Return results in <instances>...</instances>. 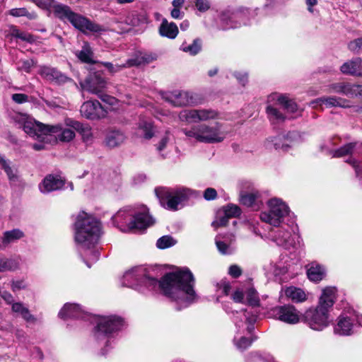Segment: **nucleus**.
<instances>
[{"mask_svg":"<svg viewBox=\"0 0 362 362\" xmlns=\"http://www.w3.org/2000/svg\"><path fill=\"white\" fill-rule=\"evenodd\" d=\"M12 99L17 103H23L28 101V95L22 93H15L12 95Z\"/></svg>","mask_w":362,"mask_h":362,"instance_id":"69168bd1","label":"nucleus"},{"mask_svg":"<svg viewBox=\"0 0 362 362\" xmlns=\"http://www.w3.org/2000/svg\"><path fill=\"white\" fill-rule=\"evenodd\" d=\"M219 118V112L213 109H186L179 113V119L187 123L208 122Z\"/></svg>","mask_w":362,"mask_h":362,"instance_id":"9d476101","label":"nucleus"},{"mask_svg":"<svg viewBox=\"0 0 362 362\" xmlns=\"http://www.w3.org/2000/svg\"><path fill=\"white\" fill-rule=\"evenodd\" d=\"M1 296L8 304L15 303L13 296L9 292L4 291L1 293Z\"/></svg>","mask_w":362,"mask_h":362,"instance_id":"338daca9","label":"nucleus"},{"mask_svg":"<svg viewBox=\"0 0 362 362\" xmlns=\"http://www.w3.org/2000/svg\"><path fill=\"white\" fill-rule=\"evenodd\" d=\"M228 274L230 276H231L233 278H238L242 274V269L241 268L236 265L233 264L230 266L228 269Z\"/></svg>","mask_w":362,"mask_h":362,"instance_id":"6e6d98bb","label":"nucleus"},{"mask_svg":"<svg viewBox=\"0 0 362 362\" xmlns=\"http://www.w3.org/2000/svg\"><path fill=\"white\" fill-rule=\"evenodd\" d=\"M241 210L240 209L233 204H228L223 209V214L227 218H234L240 215Z\"/></svg>","mask_w":362,"mask_h":362,"instance_id":"09e8293b","label":"nucleus"},{"mask_svg":"<svg viewBox=\"0 0 362 362\" xmlns=\"http://www.w3.org/2000/svg\"><path fill=\"white\" fill-rule=\"evenodd\" d=\"M81 313V308L78 305L67 303L62 308L59 313V316L62 319L68 317H79Z\"/></svg>","mask_w":362,"mask_h":362,"instance_id":"c756f323","label":"nucleus"},{"mask_svg":"<svg viewBox=\"0 0 362 362\" xmlns=\"http://www.w3.org/2000/svg\"><path fill=\"white\" fill-rule=\"evenodd\" d=\"M340 69L345 74L360 76L362 73V59L356 57L348 61L341 65Z\"/></svg>","mask_w":362,"mask_h":362,"instance_id":"a878e982","label":"nucleus"},{"mask_svg":"<svg viewBox=\"0 0 362 362\" xmlns=\"http://www.w3.org/2000/svg\"><path fill=\"white\" fill-rule=\"evenodd\" d=\"M354 145L353 144H348L341 147L340 148L332 151V157H342L349 155L353 152Z\"/></svg>","mask_w":362,"mask_h":362,"instance_id":"49530a36","label":"nucleus"},{"mask_svg":"<svg viewBox=\"0 0 362 362\" xmlns=\"http://www.w3.org/2000/svg\"><path fill=\"white\" fill-rule=\"evenodd\" d=\"M176 241L170 235H164L160 238L156 243V245L160 249H165L174 245Z\"/></svg>","mask_w":362,"mask_h":362,"instance_id":"a18cd8bd","label":"nucleus"},{"mask_svg":"<svg viewBox=\"0 0 362 362\" xmlns=\"http://www.w3.org/2000/svg\"><path fill=\"white\" fill-rule=\"evenodd\" d=\"M33 1L43 9H49L54 4V0H33Z\"/></svg>","mask_w":362,"mask_h":362,"instance_id":"5fc2aeb1","label":"nucleus"},{"mask_svg":"<svg viewBox=\"0 0 362 362\" xmlns=\"http://www.w3.org/2000/svg\"><path fill=\"white\" fill-rule=\"evenodd\" d=\"M268 210L260 214V219L274 227H278L284 216L288 213V206L277 198H273L267 202Z\"/></svg>","mask_w":362,"mask_h":362,"instance_id":"6e6552de","label":"nucleus"},{"mask_svg":"<svg viewBox=\"0 0 362 362\" xmlns=\"http://www.w3.org/2000/svg\"><path fill=\"white\" fill-rule=\"evenodd\" d=\"M195 6L201 12H206L210 8V3L208 0H195Z\"/></svg>","mask_w":362,"mask_h":362,"instance_id":"603ef678","label":"nucleus"},{"mask_svg":"<svg viewBox=\"0 0 362 362\" xmlns=\"http://www.w3.org/2000/svg\"><path fill=\"white\" fill-rule=\"evenodd\" d=\"M99 98L105 103L111 105V106H114V105H116L118 103V100L117 99H116L115 98L112 97V96H110V95H106V94H103L102 93L101 95H100Z\"/></svg>","mask_w":362,"mask_h":362,"instance_id":"4d7b16f0","label":"nucleus"},{"mask_svg":"<svg viewBox=\"0 0 362 362\" xmlns=\"http://www.w3.org/2000/svg\"><path fill=\"white\" fill-rule=\"evenodd\" d=\"M218 288L226 296H228L230 291V285L226 281H221L218 284Z\"/></svg>","mask_w":362,"mask_h":362,"instance_id":"e2e57ef3","label":"nucleus"},{"mask_svg":"<svg viewBox=\"0 0 362 362\" xmlns=\"http://www.w3.org/2000/svg\"><path fill=\"white\" fill-rule=\"evenodd\" d=\"M80 112L83 117L88 119L104 118L107 115L106 108L98 100H88L83 103Z\"/></svg>","mask_w":362,"mask_h":362,"instance_id":"f8f14e48","label":"nucleus"},{"mask_svg":"<svg viewBox=\"0 0 362 362\" xmlns=\"http://www.w3.org/2000/svg\"><path fill=\"white\" fill-rule=\"evenodd\" d=\"M124 140L125 136L122 132L112 130L107 134L105 143L109 147L114 148L122 144Z\"/></svg>","mask_w":362,"mask_h":362,"instance_id":"7c9ffc66","label":"nucleus"},{"mask_svg":"<svg viewBox=\"0 0 362 362\" xmlns=\"http://www.w3.org/2000/svg\"><path fill=\"white\" fill-rule=\"evenodd\" d=\"M157 59V55L151 52H136L134 55L125 63V66H138L150 64Z\"/></svg>","mask_w":362,"mask_h":362,"instance_id":"aec40b11","label":"nucleus"},{"mask_svg":"<svg viewBox=\"0 0 362 362\" xmlns=\"http://www.w3.org/2000/svg\"><path fill=\"white\" fill-rule=\"evenodd\" d=\"M273 312L276 318L286 323L296 324L299 322V312L293 306H279L275 308Z\"/></svg>","mask_w":362,"mask_h":362,"instance_id":"ddd939ff","label":"nucleus"},{"mask_svg":"<svg viewBox=\"0 0 362 362\" xmlns=\"http://www.w3.org/2000/svg\"><path fill=\"white\" fill-rule=\"evenodd\" d=\"M8 13L14 17L26 16L29 19H34L36 17L34 13H29L25 8H12Z\"/></svg>","mask_w":362,"mask_h":362,"instance_id":"c03bdc74","label":"nucleus"},{"mask_svg":"<svg viewBox=\"0 0 362 362\" xmlns=\"http://www.w3.org/2000/svg\"><path fill=\"white\" fill-rule=\"evenodd\" d=\"M362 96V85L351 84L350 90V97Z\"/></svg>","mask_w":362,"mask_h":362,"instance_id":"052dcab7","label":"nucleus"},{"mask_svg":"<svg viewBox=\"0 0 362 362\" xmlns=\"http://www.w3.org/2000/svg\"><path fill=\"white\" fill-rule=\"evenodd\" d=\"M163 98L173 106H184L192 103V97L185 91L175 90L166 93Z\"/></svg>","mask_w":362,"mask_h":362,"instance_id":"6ab92c4d","label":"nucleus"},{"mask_svg":"<svg viewBox=\"0 0 362 362\" xmlns=\"http://www.w3.org/2000/svg\"><path fill=\"white\" fill-rule=\"evenodd\" d=\"M11 309L13 313L20 314L27 322H34L35 321V317L30 314L28 308L21 303L18 302L13 303Z\"/></svg>","mask_w":362,"mask_h":362,"instance_id":"f704fd0d","label":"nucleus"},{"mask_svg":"<svg viewBox=\"0 0 362 362\" xmlns=\"http://www.w3.org/2000/svg\"><path fill=\"white\" fill-rule=\"evenodd\" d=\"M54 13L57 17L69 21L71 25L83 33H100L105 30L101 25L90 21L87 18L74 13L66 5L56 4L54 6Z\"/></svg>","mask_w":362,"mask_h":362,"instance_id":"39448f33","label":"nucleus"},{"mask_svg":"<svg viewBox=\"0 0 362 362\" xmlns=\"http://www.w3.org/2000/svg\"><path fill=\"white\" fill-rule=\"evenodd\" d=\"M337 298V288L335 287H326L322 290L317 305L327 308L328 311L334 305Z\"/></svg>","mask_w":362,"mask_h":362,"instance_id":"b1692460","label":"nucleus"},{"mask_svg":"<svg viewBox=\"0 0 362 362\" xmlns=\"http://www.w3.org/2000/svg\"><path fill=\"white\" fill-rule=\"evenodd\" d=\"M31 66H32V62L23 61L18 66V69L25 71V72H29Z\"/></svg>","mask_w":362,"mask_h":362,"instance_id":"774afa93","label":"nucleus"},{"mask_svg":"<svg viewBox=\"0 0 362 362\" xmlns=\"http://www.w3.org/2000/svg\"><path fill=\"white\" fill-rule=\"evenodd\" d=\"M134 209L128 208L119 210L113 216V221L117 224L121 230L126 231L128 230V223L133 220Z\"/></svg>","mask_w":362,"mask_h":362,"instance_id":"4be33fe9","label":"nucleus"},{"mask_svg":"<svg viewBox=\"0 0 362 362\" xmlns=\"http://www.w3.org/2000/svg\"><path fill=\"white\" fill-rule=\"evenodd\" d=\"M40 75L47 81L57 84L65 83L70 79L54 68L42 66L39 71Z\"/></svg>","mask_w":362,"mask_h":362,"instance_id":"412c9836","label":"nucleus"},{"mask_svg":"<svg viewBox=\"0 0 362 362\" xmlns=\"http://www.w3.org/2000/svg\"><path fill=\"white\" fill-rule=\"evenodd\" d=\"M351 86V84L348 83H332L329 86V91L350 96Z\"/></svg>","mask_w":362,"mask_h":362,"instance_id":"e433bc0d","label":"nucleus"},{"mask_svg":"<svg viewBox=\"0 0 362 362\" xmlns=\"http://www.w3.org/2000/svg\"><path fill=\"white\" fill-rule=\"evenodd\" d=\"M270 238L278 245L289 249L296 245V238H298L296 235L291 236V233L284 229H278L274 233H269Z\"/></svg>","mask_w":362,"mask_h":362,"instance_id":"dca6fc26","label":"nucleus"},{"mask_svg":"<svg viewBox=\"0 0 362 362\" xmlns=\"http://www.w3.org/2000/svg\"><path fill=\"white\" fill-rule=\"evenodd\" d=\"M329 312L327 308L317 305L304 314L305 322L313 330L321 331L329 325Z\"/></svg>","mask_w":362,"mask_h":362,"instance_id":"1a4fd4ad","label":"nucleus"},{"mask_svg":"<svg viewBox=\"0 0 362 362\" xmlns=\"http://www.w3.org/2000/svg\"><path fill=\"white\" fill-rule=\"evenodd\" d=\"M153 220L148 214V210L145 206L134 209L133 220L128 223V230H143L153 224Z\"/></svg>","mask_w":362,"mask_h":362,"instance_id":"9b49d317","label":"nucleus"},{"mask_svg":"<svg viewBox=\"0 0 362 362\" xmlns=\"http://www.w3.org/2000/svg\"><path fill=\"white\" fill-rule=\"evenodd\" d=\"M349 49L355 53H359L362 51V37L350 42L349 44Z\"/></svg>","mask_w":362,"mask_h":362,"instance_id":"8fccbe9b","label":"nucleus"},{"mask_svg":"<svg viewBox=\"0 0 362 362\" xmlns=\"http://www.w3.org/2000/svg\"><path fill=\"white\" fill-rule=\"evenodd\" d=\"M215 243L218 251L223 255H228L232 252L230 245L221 240V235H217L215 239Z\"/></svg>","mask_w":362,"mask_h":362,"instance_id":"37998d69","label":"nucleus"},{"mask_svg":"<svg viewBox=\"0 0 362 362\" xmlns=\"http://www.w3.org/2000/svg\"><path fill=\"white\" fill-rule=\"evenodd\" d=\"M1 167L4 170L11 182H16L18 180V176L17 169L11 166L8 161L4 163Z\"/></svg>","mask_w":362,"mask_h":362,"instance_id":"79ce46f5","label":"nucleus"},{"mask_svg":"<svg viewBox=\"0 0 362 362\" xmlns=\"http://www.w3.org/2000/svg\"><path fill=\"white\" fill-rule=\"evenodd\" d=\"M64 180L59 175H47L39 185L42 193H49L61 189L64 185Z\"/></svg>","mask_w":362,"mask_h":362,"instance_id":"f3484780","label":"nucleus"},{"mask_svg":"<svg viewBox=\"0 0 362 362\" xmlns=\"http://www.w3.org/2000/svg\"><path fill=\"white\" fill-rule=\"evenodd\" d=\"M257 199V194L255 193H242L240 194V202L250 207H255L256 205V201Z\"/></svg>","mask_w":362,"mask_h":362,"instance_id":"a19ab883","label":"nucleus"},{"mask_svg":"<svg viewBox=\"0 0 362 362\" xmlns=\"http://www.w3.org/2000/svg\"><path fill=\"white\" fill-rule=\"evenodd\" d=\"M15 120L27 134L47 143H69L76 136V130L68 124V121H76L71 118H66L64 123L54 125H45L23 114L16 115Z\"/></svg>","mask_w":362,"mask_h":362,"instance_id":"f03ea898","label":"nucleus"},{"mask_svg":"<svg viewBox=\"0 0 362 362\" xmlns=\"http://www.w3.org/2000/svg\"><path fill=\"white\" fill-rule=\"evenodd\" d=\"M136 135L146 139H149L153 136L151 122L145 119H141L138 124Z\"/></svg>","mask_w":362,"mask_h":362,"instance_id":"2f4dec72","label":"nucleus"},{"mask_svg":"<svg viewBox=\"0 0 362 362\" xmlns=\"http://www.w3.org/2000/svg\"><path fill=\"white\" fill-rule=\"evenodd\" d=\"M127 24L132 26H138L147 22V18L145 14L132 13L126 20Z\"/></svg>","mask_w":362,"mask_h":362,"instance_id":"4c0bfd02","label":"nucleus"},{"mask_svg":"<svg viewBox=\"0 0 362 362\" xmlns=\"http://www.w3.org/2000/svg\"><path fill=\"white\" fill-rule=\"evenodd\" d=\"M229 218H227L225 215L222 217H221L219 219L215 220L212 222V226L215 228H217L220 226H225L227 223Z\"/></svg>","mask_w":362,"mask_h":362,"instance_id":"0e129e2a","label":"nucleus"},{"mask_svg":"<svg viewBox=\"0 0 362 362\" xmlns=\"http://www.w3.org/2000/svg\"><path fill=\"white\" fill-rule=\"evenodd\" d=\"M178 28L175 23H169L163 19L159 28V33L163 37L175 39L178 34Z\"/></svg>","mask_w":362,"mask_h":362,"instance_id":"c85d7f7f","label":"nucleus"},{"mask_svg":"<svg viewBox=\"0 0 362 362\" xmlns=\"http://www.w3.org/2000/svg\"><path fill=\"white\" fill-rule=\"evenodd\" d=\"M78 58L83 62L88 64H93L95 62L93 60V52L89 43L85 42L81 51L76 53Z\"/></svg>","mask_w":362,"mask_h":362,"instance_id":"72a5a7b5","label":"nucleus"},{"mask_svg":"<svg viewBox=\"0 0 362 362\" xmlns=\"http://www.w3.org/2000/svg\"><path fill=\"white\" fill-rule=\"evenodd\" d=\"M68 124L73 127L82 138L85 143H90L93 141V136L91 127L86 124H83L78 121H68Z\"/></svg>","mask_w":362,"mask_h":362,"instance_id":"393cba45","label":"nucleus"},{"mask_svg":"<svg viewBox=\"0 0 362 362\" xmlns=\"http://www.w3.org/2000/svg\"><path fill=\"white\" fill-rule=\"evenodd\" d=\"M204 197L206 200H214L217 197L216 190L214 188L209 187L204 192Z\"/></svg>","mask_w":362,"mask_h":362,"instance_id":"13d9d810","label":"nucleus"},{"mask_svg":"<svg viewBox=\"0 0 362 362\" xmlns=\"http://www.w3.org/2000/svg\"><path fill=\"white\" fill-rule=\"evenodd\" d=\"M246 300L247 303L252 306H257L259 303V299L257 291L254 288H249L246 293Z\"/></svg>","mask_w":362,"mask_h":362,"instance_id":"de8ad7c7","label":"nucleus"},{"mask_svg":"<svg viewBox=\"0 0 362 362\" xmlns=\"http://www.w3.org/2000/svg\"><path fill=\"white\" fill-rule=\"evenodd\" d=\"M182 132L187 137L206 144L221 142L226 136V132L220 122L203 123L193 126L190 129H184Z\"/></svg>","mask_w":362,"mask_h":362,"instance_id":"20e7f679","label":"nucleus"},{"mask_svg":"<svg viewBox=\"0 0 362 362\" xmlns=\"http://www.w3.org/2000/svg\"><path fill=\"white\" fill-rule=\"evenodd\" d=\"M353 322L349 317L340 316L334 327V333L341 336L351 335L353 333Z\"/></svg>","mask_w":362,"mask_h":362,"instance_id":"bb28decb","label":"nucleus"},{"mask_svg":"<svg viewBox=\"0 0 362 362\" xmlns=\"http://www.w3.org/2000/svg\"><path fill=\"white\" fill-rule=\"evenodd\" d=\"M285 294L288 298L296 303L303 302L307 298L304 291L301 288L292 286L288 287L285 290Z\"/></svg>","mask_w":362,"mask_h":362,"instance_id":"473e14b6","label":"nucleus"},{"mask_svg":"<svg viewBox=\"0 0 362 362\" xmlns=\"http://www.w3.org/2000/svg\"><path fill=\"white\" fill-rule=\"evenodd\" d=\"M106 81L96 74L90 75L84 82L81 83L83 90L98 96L102 94L103 90L106 88Z\"/></svg>","mask_w":362,"mask_h":362,"instance_id":"2eb2a0df","label":"nucleus"},{"mask_svg":"<svg viewBox=\"0 0 362 362\" xmlns=\"http://www.w3.org/2000/svg\"><path fill=\"white\" fill-rule=\"evenodd\" d=\"M257 316L247 310H242L237 312L234 317V321L237 327L245 329L248 332H251L253 329V325L256 322Z\"/></svg>","mask_w":362,"mask_h":362,"instance_id":"a211bd4d","label":"nucleus"},{"mask_svg":"<svg viewBox=\"0 0 362 362\" xmlns=\"http://www.w3.org/2000/svg\"><path fill=\"white\" fill-rule=\"evenodd\" d=\"M153 272L143 267L132 268L124 274V284L140 292L144 291L142 284L152 290L158 286L165 296L185 306L197 299L194 289V278L188 269L168 273L160 281L153 276Z\"/></svg>","mask_w":362,"mask_h":362,"instance_id":"f257e3e1","label":"nucleus"},{"mask_svg":"<svg viewBox=\"0 0 362 362\" xmlns=\"http://www.w3.org/2000/svg\"><path fill=\"white\" fill-rule=\"evenodd\" d=\"M18 267V263L11 259L0 258V272L15 270Z\"/></svg>","mask_w":362,"mask_h":362,"instance_id":"ea45409f","label":"nucleus"},{"mask_svg":"<svg viewBox=\"0 0 362 362\" xmlns=\"http://www.w3.org/2000/svg\"><path fill=\"white\" fill-rule=\"evenodd\" d=\"M252 344V339L245 337H240V339L236 342V346L239 349L243 350Z\"/></svg>","mask_w":362,"mask_h":362,"instance_id":"864d4df0","label":"nucleus"},{"mask_svg":"<svg viewBox=\"0 0 362 362\" xmlns=\"http://www.w3.org/2000/svg\"><path fill=\"white\" fill-rule=\"evenodd\" d=\"M123 325L122 320L116 316H104L99 318L96 329L97 332L110 334L118 330Z\"/></svg>","mask_w":362,"mask_h":362,"instance_id":"4468645a","label":"nucleus"},{"mask_svg":"<svg viewBox=\"0 0 362 362\" xmlns=\"http://www.w3.org/2000/svg\"><path fill=\"white\" fill-rule=\"evenodd\" d=\"M23 236V232L19 229H13L4 232L0 240V249L6 247L10 244L21 239Z\"/></svg>","mask_w":362,"mask_h":362,"instance_id":"cd10ccee","label":"nucleus"},{"mask_svg":"<svg viewBox=\"0 0 362 362\" xmlns=\"http://www.w3.org/2000/svg\"><path fill=\"white\" fill-rule=\"evenodd\" d=\"M181 49L191 55H195L201 50V41L196 39L190 45L183 43L181 46Z\"/></svg>","mask_w":362,"mask_h":362,"instance_id":"58836bf2","label":"nucleus"},{"mask_svg":"<svg viewBox=\"0 0 362 362\" xmlns=\"http://www.w3.org/2000/svg\"><path fill=\"white\" fill-rule=\"evenodd\" d=\"M102 64L105 67H106L107 69V70L112 74L117 73V72L121 71L122 69L126 68L125 64L114 65L113 64H112L110 62H103Z\"/></svg>","mask_w":362,"mask_h":362,"instance_id":"3c124183","label":"nucleus"},{"mask_svg":"<svg viewBox=\"0 0 362 362\" xmlns=\"http://www.w3.org/2000/svg\"><path fill=\"white\" fill-rule=\"evenodd\" d=\"M323 104L326 106V107H349L348 101L346 100L341 98L334 96L320 98L310 103V105L314 108L317 107L318 105H322Z\"/></svg>","mask_w":362,"mask_h":362,"instance_id":"5701e85b","label":"nucleus"},{"mask_svg":"<svg viewBox=\"0 0 362 362\" xmlns=\"http://www.w3.org/2000/svg\"><path fill=\"white\" fill-rule=\"evenodd\" d=\"M307 275L310 280L313 281H319L323 279L325 276V270L321 266L313 263L308 269Z\"/></svg>","mask_w":362,"mask_h":362,"instance_id":"c9c22d12","label":"nucleus"},{"mask_svg":"<svg viewBox=\"0 0 362 362\" xmlns=\"http://www.w3.org/2000/svg\"><path fill=\"white\" fill-rule=\"evenodd\" d=\"M269 101H276V104L285 111L286 114L290 115L289 117H296L300 115V111L296 103L292 100L288 99L286 97L274 93L269 97ZM267 112L271 119L276 121H283L287 116H284L276 108L269 105L267 107Z\"/></svg>","mask_w":362,"mask_h":362,"instance_id":"0eeeda50","label":"nucleus"},{"mask_svg":"<svg viewBox=\"0 0 362 362\" xmlns=\"http://www.w3.org/2000/svg\"><path fill=\"white\" fill-rule=\"evenodd\" d=\"M75 240L83 248L89 249L97 243L100 235V222L82 211L75 223Z\"/></svg>","mask_w":362,"mask_h":362,"instance_id":"7ed1b4c3","label":"nucleus"},{"mask_svg":"<svg viewBox=\"0 0 362 362\" xmlns=\"http://www.w3.org/2000/svg\"><path fill=\"white\" fill-rule=\"evenodd\" d=\"M155 193L160 204L171 211H177L178 206L191 195V191L184 187L173 189L160 187L155 189Z\"/></svg>","mask_w":362,"mask_h":362,"instance_id":"423d86ee","label":"nucleus"},{"mask_svg":"<svg viewBox=\"0 0 362 362\" xmlns=\"http://www.w3.org/2000/svg\"><path fill=\"white\" fill-rule=\"evenodd\" d=\"M26 288V284L23 280L13 281L11 282V289L13 292L18 291Z\"/></svg>","mask_w":362,"mask_h":362,"instance_id":"bf43d9fd","label":"nucleus"},{"mask_svg":"<svg viewBox=\"0 0 362 362\" xmlns=\"http://www.w3.org/2000/svg\"><path fill=\"white\" fill-rule=\"evenodd\" d=\"M231 298L236 303H243L244 300V293L242 290L237 289L232 294Z\"/></svg>","mask_w":362,"mask_h":362,"instance_id":"680f3d73","label":"nucleus"}]
</instances>
